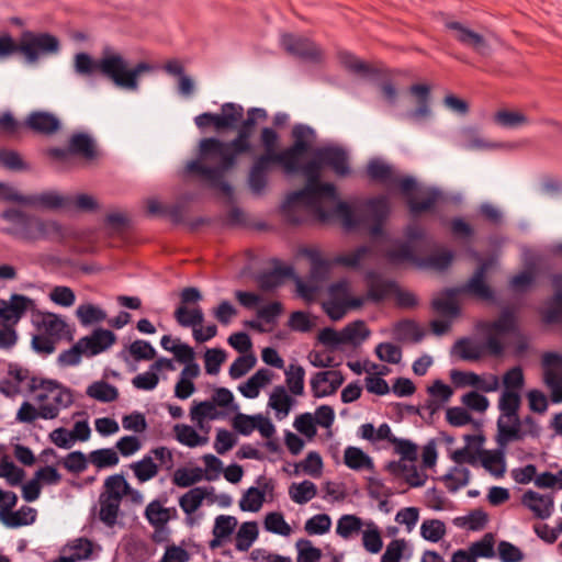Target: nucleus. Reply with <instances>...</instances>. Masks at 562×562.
Masks as SVG:
<instances>
[{"label": "nucleus", "mask_w": 562, "mask_h": 562, "mask_svg": "<svg viewBox=\"0 0 562 562\" xmlns=\"http://www.w3.org/2000/svg\"><path fill=\"white\" fill-rule=\"evenodd\" d=\"M459 144L463 148L470 150L490 149L495 147L493 143L484 139L480 131L473 126H467L460 131Z\"/></svg>", "instance_id": "c9c22d12"}, {"label": "nucleus", "mask_w": 562, "mask_h": 562, "mask_svg": "<svg viewBox=\"0 0 562 562\" xmlns=\"http://www.w3.org/2000/svg\"><path fill=\"white\" fill-rule=\"evenodd\" d=\"M368 299L372 302L384 300L392 291L395 284L392 281L381 278L375 272L367 273Z\"/></svg>", "instance_id": "c756f323"}, {"label": "nucleus", "mask_w": 562, "mask_h": 562, "mask_svg": "<svg viewBox=\"0 0 562 562\" xmlns=\"http://www.w3.org/2000/svg\"><path fill=\"white\" fill-rule=\"evenodd\" d=\"M273 165L266 150L258 156L249 171L248 184L254 193L260 194L267 186V172Z\"/></svg>", "instance_id": "a878e982"}, {"label": "nucleus", "mask_w": 562, "mask_h": 562, "mask_svg": "<svg viewBox=\"0 0 562 562\" xmlns=\"http://www.w3.org/2000/svg\"><path fill=\"white\" fill-rule=\"evenodd\" d=\"M272 372L268 369H259L244 384L238 386V391L247 398H255L259 395L260 389L270 383Z\"/></svg>", "instance_id": "2f4dec72"}, {"label": "nucleus", "mask_w": 562, "mask_h": 562, "mask_svg": "<svg viewBox=\"0 0 562 562\" xmlns=\"http://www.w3.org/2000/svg\"><path fill=\"white\" fill-rule=\"evenodd\" d=\"M87 395L102 403L114 402L119 397L117 389L104 381L93 382L87 389Z\"/></svg>", "instance_id": "49530a36"}, {"label": "nucleus", "mask_w": 562, "mask_h": 562, "mask_svg": "<svg viewBox=\"0 0 562 562\" xmlns=\"http://www.w3.org/2000/svg\"><path fill=\"white\" fill-rule=\"evenodd\" d=\"M206 496L207 490L205 487L191 488L180 497L179 506L186 514L191 515L200 508Z\"/></svg>", "instance_id": "de8ad7c7"}, {"label": "nucleus", "mask_w": 562, "mask_h": 562, "mask_svg": "<svg viewBox=\"0 0 562 562\" xmlns=\"http://www.w3.org/2000/svg\"><path fill=\"white\" fill-rule=\"evenodd\" d=\"M285 383L289 391L296 396H301L304 393V378L305 370L302 366L290 364L284 372Z\"/></svg>", "instance_id": "8fccbe9b"}, {"label": "nucleus", "mask_w": 562, "mask_h": 562, "mask_svg": "<svg viewBox=\"0 0 562 562\" xmlns=\"http://www.w3.org/2000/svg\"><path fill=\"white\" fill-rule=\"evenodd\" d=\"M119 461L117 452L112 448L98 449L89 453V462L98 469L114 467Z\"/></svg>", "instance_id": "4d7b16f0"}, {"label": "nucleus", "mask_w": 562, "mask_h": 562, "mask_svg": "<svg viewBox=\"0 0 562 562\" xmlns=\"http://www.w3.org/2000/svg\"><path fill=\"white\" fill-rule=\"evenodd\" d=\"M362 520L356 515H342L336 527V532L344 539H349L361 530Z\"/></svg>", "instance_id": "052dcab7"}, {"label": "nucleus", "mask_w": 562, "mask_h": 562, "mask_svg": "<svg viewBox=\"0 0 562 562\" xmlns=\"http://www.w3.org/2000/svg\"><path fill=\"white\" fill-rule=\"evenodd\" d=\"M370 252V247L360 246L350 252L336 256L334 258V263L346 268H357Z\"/></svg>", "instance_id": "bf43d9fd"}, {"label": "nucleus", "mask_w": 562, "mask_h": 562, "mask_svg": "<svg viewBox=\"0 0 562 562\" xmlns=\"http://www.w3.org/2000/svg\"><path fill=\"white\" fill-rule=\"evenodd\" d=\"M494 122L499 126L514 128L527 124L529 120L520 111L501 110L494 114Z\"/></svg>", "instance_id": "5fc2aeb1"}, {"label": "nucleus", "mask_w": 562, "mask_h": 562, "mask_svg": "<svg viewBox=\"0 0 562 562\" xmlns=\"http://www.w3.org/2000/svg\"><path fill=\"white\" fill-rule=\"evenodd\" d=\"M75 71L81 76H91L100 72L117 88L136 91L138 78L142 74L150 72L153 67L145 63H138L130 68L127 59L120 53L105 48L102 56L94 60L87 53H78L75 56Z\"/></svg>", "instance_id": "7ed1b4c3"}, {"label": "nucleus", "mask_w": 562, "mask_h": 562, "mask_svg": "<svg viewBox=\"0 0 562 562\" xmlns=\"http://www.w3.org/2000/svg\"><path fill=\"white\" fill-rule=\"evenodd\" d=\"M554 295L549 300L544 318L547 322H562V274L552 278Z\"/></svg>", "instance_id": "f704fd0d"}, {"label": "nucleus", "mask_w": 562, "mask_h": 562, "mask_svg": "<svg viewBox=\"0 0 562 562\" xmlns=\"http://www.w3.org/2000/svg\"><path fill=\"white\" fill-rule=\"evenodd\" d=\"M387 258L393 263H402V262H414L419 267L432 269L436 271H442L447 269L453 259L452 251L448 249H440L428 257L419 260L413 251L409 243H401L395 245L391 250L387 251Z\"/></svg>", "instance_id": "4468645a"}, {"label": "nucleus", "mask_w": 562, "mask_h": 562, "mask_svg": "<svg viewBox=\"0 0 562 562\" xmlns=\"http://www.w3.org/2000/svg\"><path fill=\"white\" fill-rule=\"evenodd\" d=\"M12 55L21 53L27 63L34 64L42 56L57 54L60 44L59 40L49 33H33L26 31L22 33L19 43L11 36Z\"/></svg>", "instance_id": "f8f14e48"}, {"label": "nucleus", "mask_w": 562, "mask_h": 562, "mask_svg": "<svg viewBox=\"0 0 562 562\" xmlns=\"http://www.w3.org/2000/svg\"><path fill=\"white\" fill-rule=\"evenodd\" d=\"M291 136L293 139L292 145L296 148L308 153L316 140L315 131L305 124H296L293 126Z\"/></svg>", "instance_id": "c03bdc74"}, {"label": "nucleus", "mask_w": 562, "mask_h": 562, "mask_svg": "<svg viewBox=\"0 0 562 562\" xmlns=\"http://www.w3.org/2000/svg\"><path fill=\"white\" fill-rule=\"evenodd\" d=\"M344 462L349 469L355 471H372L374 468L372 459L360 448L352 446H349L345 449Z\"/></svg>", "instance_id": "4c0bfd02"}, {"label": "nucleus", "mask_w": 562, "mask_h": 562, "mask_svg": "<svg viewBox=\"0 0 562 562\" xmlns=\"http://www.w3.org/2000/svg\"><path fill=\"white\" fill-rule=\"evenodd\" d=\"M294 403V398L288 394L286 390L278 385L272 390L269 396L268 406L276 411V416L279 419H282L289 415Z\"/></svg>", "instance_id": "473e14b6"}, {"label": "nucleus", "mask_w": 562, "mask_h": 562, "mask_svg": "<svg viewBox=\"0 0 562 562\" xmlns=\"http://www.w3.org/2000/svg\"><path fill=\"white\" fill-rule=\"evenodd\" d=\"M344 382L340 371L317 372L311 380V387L315 397H324L334 394Z\"/></svg>", "instance_id": "b1692460"}, {"label": "nucleus", "mask_w": 562, "mask_h": 562, "mask_svg": "<svg viewBox=\"0 0 562 562\" xmlns=\"http://www.w3.org/2000/svg\"><path fill=\"white\" fill-rule=\"evenodd\" d=\"M521 503L535 517L539 519H547L551 516L553 509V496L542 495L533 491H527L521 498Z\"/></svg>", "instance_id": "393cba45"}, {"label": "nucleus", "mask_w": 562, "mask_h": 562, "mask_svg": "<svg viewBox=\"0 0 562 562\" xmlns=\"http://www.w3.org/2000/svg\"><path fill=\"white\" fill-rule=\"evenodd\" d=\"M0 217L11 224L4 233L25 243L41 239L63 240L67 233L56 221L43 220L16 207L5 209Z\"/></svg>", "instance_id": "39448f33"}, {"label": "nucleus", "mask_w": 562, "mask_h": 562, "mask_svg": "<svg viewBox=\"0 0 562 562\" xmlns=\"http://www.w3.org/2000/svg\"><path fill=\"white\" fill-rule=\"evenodd\" d=\"M33 305V301L22 294H12L9 301L0 300V317L15 325L25 312Z\"/></svg>", "instance_id": "5701e85b"}, {"label": "nucleus", "mask_w": 562, "mask_h": 562, "mask_svg": "<svg viewBox=\"0 0 562 562\" xmlns=\"http://www.w3.org/2000/svg\"><path fill=\"white\" fill-rule=\"evenodd\" d=\"M280 136L271 127H263L260 132V144L273 165H279L286 173H295L301 169L303 157L307 154L295 146L278 151Z\"/></svg>", "instance_id": "9b49d317"}, {"label": "nucleus", "mask_w": 562, "mask_h": 562, "mask_svg": "<svg viewBox=\"0 0 562 562\" xmlns=\"http://www.w3.org/2000/svg\"><path fill=\"white\" fill-rule=\"evenodd\" d=\"M521 397L506 392L498 398L499 416L497 418L496 442L499 448H506L513 441L522 440L527 431L521 428L518 412Z\"/></svg>", "instance_id": "6e6552de"}, {"label": "nucleus", "mask_w": 562, "mask_h": 562, "mask_svg": "<svg viewBox=\"0 0 562 562\" xmlns=\"http://www.w3.org/2000/svg\"><path fill=\"white\" fill-rule=\"evenodd\" d=\"M281 45L289 54L311 61H319L324 55L319 46L303 36L283 34Z\"/></svg>", "instance_id": "6ab92c4d"}, {"label": "nucleus", "mask_w": 562, "mask_h": 562, "mask_svg": "<svg viewBox=\"0 0 562 562\" xmlns=\"http://www.w3.org/2000/svg\"><path fill=\"white\" fill-rule=\"evenodd\" d=\"M30 391L36 392V401L42 405V418L54 419L61 409L74 403L71 391L56 380L33 378Z\"/></svg>", "instance_id": "1a4fd4ad"}, {"label": "nucleus", "mask_w": 562, "mask_h": 562, "mask_svg": "<svg viewBox=\"0 0 562 562\" xmlns=\"http://www.w3.org/2000/svg\"><path fill=\"white\" fill-rule=\"evenodd\" d=\"M493 263V260H485L481 262L468 282L457 289V292L469 294L483 301L493 300L494 292L486 283V274Z\"/></svg>", "instance_id": "f3484780"}, {"label": "nucleus", "mask_w": 562, "mask_h": 562, "mask_svg": "<svg viewBox=\"0 0 562 562\" xmlns=\"http://www.w3.org/2000/svg\"><path fill=\"white\" fill-rule=\"evenodd\" d=\"M439 192L434 189H424L415 192L414 196H409L408 206L413 214L430 210L438 201Z\"/></svg>", "instance_id": "e433bc0d"}, {"label": "nucleus", "mask_w": 562, "mask_h": 562, "mask_svg": "<svg viewBox=\"0 0 562 562\" xmlns=\"http://www.w3.org/2000/svg\"><path fill=\"white\" fill-rule=\"evenodd\" d=\"M159 465L165 467L167 470H171L173 467V454L167 447L151 449L149 454L131 463L130 469L139 483H145L158 474Z\"/></svg>", "instance_id": "2eb2a0df"}, {"label": "nucleus", "mask_w": 562, "mask_h": 562, "mask_svg": "<svg viewBox=\"0 0 562 562\" xmlns=\"http://www.w3.org/2000/svg\"><path fill=\"white\" fill-rule=\"evenodd\" d=\"M263 525L267 531L280 536L288 537L292 532L290 525L284 520L281 513L272 512L267 514Z\"/></svg>", "instance_id": "e2e57ef3"}, {"label": "nucleus", "mask_w": 562, "mask_h": 562, "mask_svg": "<svg viewBox=\"0 0 562 562\" xmlns=\"http://www.w3.org/2000/svg\"><path fill=\"white\" fill-rule=\"evenodd\" d=\"M24 125L35 134L49 136L59 131L60 121L50 112L33 111L25 119Z\"/></svg>", "instance_id": "4be33fe9"}, {"label": "nucleus", "mask_w": 562, "mask_h": 562, "mask_svg": "<svg viewBox=\"0 0 562 562\" xmlns=\"http://www.w3.org/2000/svg\"><path fill=\"white\" fill-rule=\"evenodd\" d=\"M505 448L483 450L480 452L482 467L495 477H503L506 472Z\"/></svg>", "instance_id": "c85d7f7f"}, {"label": "nucleus", "mask_w": 562, "mask_h": 562, "mask_svg": "<svg viewBox=\"0 0 562 562\" xmlns=\"http://www.w3.org/2000/svg\"><path fill=\"white\" fill-rule=\"evenodd\" d=\"M176 322L182 327H201L204 322V314L200 306H178L173 313Z\"/></svg>", "instance_id": "58836bf2"}, {"label": "nucleus", "mask_w": 562, "mask_h": 562, "mask_svg": "<svg viewBox=\"0 0 562 562\" xmlns=\"http://www.w3.org/2000/svg\"><path fill=\"white\" fill-rule=\"evenodd\" d=\"M38 329L42 334L54 338L56 341H59L66 337L71 339L66 322L60 316L53 313L43 315L38 325Z\"/></svg>", "instance_id": "bb28decb"}, {"label": "nucleus", "mask_w": 562, "mask_h": 562, "mask_svg": "<svg viewBox=\"0 0 562 562\" xmlns=\"http://www.w3.org/2000/svg\"><path fill=\"white\" fill-rule=\"evenodd\" d=\"M525 378L520 367H515L508 370L503 376L504 390L502 394L506 392L520 396L519 392L524 387Z\"/></svg>", "instance_id": "13d9d810"}, {"label": "nucleus", "mask_w": 562, "mask_h": 562, "mask_svg": "<svg viewBox=\"0 0 562 562\" xmlns=\"http://www.w3.org/2000/svg\"><path fill=\"white\" fill-rule=\"evenodd\" d=\"M317 494L316 485L311 481H303L301 483H292L289 488L291 499L296 504H306L313 499Z\"/></svg>", "instance_id": "3c124183"}, {"label": "nucleus", "mask_w": 562, "mask_h": 562, "mask_svg": "<svg viewBox=\"0 0 562 562\" xmlns=\"http://www.w3.org/2000/svg\"><path fill=\"white\" fill-rule=\"evenodd\" d=\"M251 130L240 125L236 137L231 142H222L214 137L201 139L200 157L198 160L188 162L187 171L199 175L212 187L218 188L225 194H231L232 188L224 180V175L234 167L239 155L251 151Z\"/></svg>", "instance_id": "f257e3e1"}, {"label": "nucleus", "mask_w": 562, "mask_h": 562, "mask_svg": "<svg viewBox=\"0 0 562 562\" xmlns=\"http://www.w3.org/2000/svg\"><path fill=\"white\" fill-rule=\"evenodd\" d=\"M394 337L400 341L419 342L424 331L412 321H402L394 326Z\"/></svg>", "instance_id": "09e8293b"}, {"label": "nucleus", "mask_w": 562, "mask_h": 562, "mask_svg": "<svg viewBox=\"0 0 562 562\" xmlns=\"http://www.w3.org/2000/svg\"><path fill=\"white\" fill-rule=\"evenodd\" d=\"M408 543L405 539L392 540L381 557V562H400L407 550Z\"/></svg>", "instance_id": "774afa93"}, {"label": "nucleus", "mask_w": 562, "mask_h": 562, "mask_svg": "<svg viewBox=\"0 0 562 562\" xmlns=\"http://www.w3.org/2000/svg\"><path fill=\"white\" fill-rule=\"evenodd\" d=\"M316 158L327 166L338 176H347L349 173L347 151L339 146H325L316 149Z\"/></svg>", "instance_id": "412c9836"}, {"label": "nucleus", "mask_w": 562, "mask_h": 562, "mask_svg": "<svg viewBox=\"0 0 562 562\" xmlns=\"http://www.w3.org/2000/svg\"><path fill=\"white\" fill-rule=\"evenodd\" d=\"M428 393L434 400H429L427 404V409L430 414H434L437 409L440 408L441 403H446L450 400L453 394V390L445 384L441 380H436L432 385L428 387Z\"/></svg>", "instance_id": "37998d69"}, {"label": "nucleus", "mask_w": 562, "mask_h": 562, "mask_svg": "<svg viewBox=\"0 0 562 562\" xmlns=\"http://www.w3.org/2000/svg\"><path fill=\"white\" fill-rule=\"evenodd\" d=\"M220 413L216 409L215 404L212 401H203L194 406H192L190 411L191 420L196 423L200 428H203V420L207 419H216L218 418Z\"/></svg>", "instance_id": "864d4df0"}, {"label": "nucleus", "mask_w": 562, "mask_h": 562, "mask_svg": "<svg viewBox=\"0 0 562 562\" xmlns=\"http://www.w3.org/2000/svg\"><path fill=\"white\" fill-rule=\"evenodd\" d=\"M323 162L315 155L313 160L301 166L300 171L306 177V184L290 193L282 205L283 216L289 223L301 224L306 211L315 213L323 221L329 217L323 204L335 202L336 191L334 184L319 182Z\"/></svg>", "instance_id": "f03ea898"}, {"label": "nucleus", "mask_w": 562, "mask_h": 562, "mask_svg": "<svg viewBox=\"0 0 562 562\" xmlns=\"http://www.w3.org/2000/svg\"><path fill=\"white\" fill-rule=\"evenodd\" d=\"M293 272L291 267H277L271 271L263 272L257 277L260 290L269 292L279 288Z\"/></svg>", "instance_id": "72a5a7b5"}, {"label": "nucleus", "mask_w": 562, "mask_h": 562, "mask_svg": "<svg viewBox=\"0 0 562 562\" xmlns=\"http://www.w3.org/2000/svg\"><path fill=\"white\" fill-rule=\"evenodd\" d=\"M259 530L256 521L243 522L235 537L236 550L241 552L248 551L257 540Z\"/></svg>", "instance_id": "a19ab883"}, {"label": "nucleus", "mask_w": 562, "mask_h": 562, "mask_svg": "<svg viewBox=\"0 0 562 562\" xmlns=\"http://www.w3.org/2000/svg\"><path fill=\"white\" fill-rule=\"evenodd\" d=\"M203 479V471L200 468L177 469L173 473L172 482L179 487H189L200 482Z\"/></svg>", "instance_id": "680f3d73"}, {"label": "nucleus", "mask_w": 562, "mask_h": 562, "mask_svg": "<svg viewBox=\"0 0 562 562\" xmlns=\"http://www.w3.org/2000/svg\"><path fill=\"white\" fill-rule=\"evenodd\" d=\"M238 525L237 518L229 515H220L215 518L212 533L217 538H228Z\"/></svg>", "instance_id": "338daca9"}, {"label": "nucleus", "mask_w": 562, "mask_h": 562, "mask_svg": "<svg viewBox=\"0 0 562 562\" xmlns=\"http://www.w3.org/2000/svg\"><path fill=\"white\" fill-rule=\"evenodd\" d=\"M127 495H132L134 501L140 498L139 492L133 490L122 474H113L105 479L98 499V517L106 527L113 528L116 525L122 499Z\"/></svg>", "instance_id": "0eeeda50"}, {"label": "nucleus", "mask_w": 562, "mask_h": 562, "mask_svg": "<svg viewBox=\"0 0 562 562\" xmlns=\"http://www.w3.org/2000/svg\"><path fill=\"white\" fill-rule=\"evenodd\" d=\"M68 145L71 155L80 156L86 160H92L97 157L94 143L88 134L76 133L71 135Z\"/></svg>", "instance_id": "7c9ffc66"}, {"label": "nucleus", "mask_w": 562, "mask_h": 562, "mask_svg": "<svg viewBox=\"0 0 562 562\" xmlns=\"http://www.w3.org/2000/svg\"><path fill=\"white\" fill-rule=\"evenodd\" d=\"M389 201L386 196L369 200L356 212L345 202L336 204L334 214L340 218L342 225L348 228L366 227L370 235L376 238L382 235V224L389 214Z\"/></svg>", "instance_id": "423d86ee"}, {"label": "nucleus", "mask_w": 562, "mask_h": 562, "mask_svg": "<svg viewBox=\"0 0 562 562\" xmlns=\"http://www.w3.org/2000/svg\"><path fill=\"white\" fill-rule=\"evenodd\" d=\"M409 92L412 95L416 98L417 108L413 111H409L406 116L413 121H423L430 115L429 108V93L430 88L427 85H413L409 88Z\"/></svg>", "instance_id": "cd10ccee"}, {"label": "nucleus", "mask_w": 562, "mask_h": 562, "mask_svg": "<svg viewBox=\"0 0 562 562\" xmlns=\"http://www.w3.org/2000/svg\"><path fill=\"white\" fill-rule=\"evenodd\" d=\"M116 342V335L104 328H97L90 335L81 337L71 348L58 356L61 367H74L80 363L81 357H93L110 349Z\"/></svg>", "instance_id": "9d476101"}, {"label": "nucleus", "mask_w": 562, "mask_h": 562, "mask_svg": "<svg viewBox=\"0 0 562 562\" xmlns=\"http://www.w3.org/2000/svg\"><path fill=\"white\" fill-rule=\"evenodd\" d=\"M441 481L449 492L454 493L461 487L468 485L470 481V471L464 467L456 465L441 477Z\"/></svg>", "instance_id": "a18cd8bd"}, {"label": "nucleus", "mask_w": 562, "mask_h": 562, "mask_svg": "<svg viewBox=\"0 0 562 562\" xmlns=\"http://www.w3.org/2000/svg\"><path fill=\"white\" fill-rule=\"evenodd\" d=\"M420 535L425 540L438 542L446 535V525L439 519L424 520L420 526Z\"/></svg>", "instance_id": "0e129e2a"}, {"label": "nucleus", "mask_w": 562, "mask_h": 562, "mask_svg": "<svg viewBox=\"0 0 562 562\" xmlns=\"http://www.w3.org/2000/svg\"><path fill=\"white\" fill-rule=\"evenodd\" d=\"M542 378L550 390L552 403H562V355L558 352H546L541 358ZM554 430L562 435V412L557 414L552 420Z\"/></svg>", "instance_id": "ddd939ff"}, {"label": "nucleus", "mask_w": 562, "mask_h": 562, "mask_svg": "<svg viewBox=\"0 0 562 562\" xmlns=\"http://www.w3.org/2000/svg\"><path fill=\"white\" fill-rule=\"evenodd\" d=\"M266 493L257 487H249L239 501V508L243 512H259L265 502Z\"/></svg>", "instance_id": "6e6d98bb"}, {"label": "nucleus", "mask_w": 562, "mask_h": 562, "mask_svg": "<svg viewBox=\"0 0 562 562\" xmlns=\"http://www.w3.org/2000/svg\"><path fill=\"white\" fill-rule=\"evenodd\" d=\"M515 316L504 311L501 316L491 323H484L482 330L486 335V342L482 344L470 338L459 339L453 346V352L462 360L476 361L487 351L492 356H501L504 351L503 338L515 330Z\"/></svg>", "instance_id": "20e7f679"}, {"label": "nucleus", "mask_w": 562, "mask_h": 562, "mask_svg": "<svg viewBox=\"0 0 562 562\" xmlns=\"http://www.w3.org/2000/svg\"><path fill=\"white\" fill-rule=\"evenodd\" d=\"M446 27L452 32L454 40L463 46L473 49L480 55L485 56L490 54L491 45L482 34L457 21L447 22Z\"/></svg>", "instance_id": "a211bd4d"}, {"label": "nucleus", "mask_w": 562, "mask_h": 562, "mask_svg": "<svg viewBox=\"0 0 562 562\" xmlns=\"http://www.w3.org/2000/svg\"><path fill=\"white\" fill-rule=\"evenodd\" d=\"M345 344H358L368 338L370 331L362 321L347 325L342 330Z\"/></svg>", "instance_id": "69168bd1"}, {"label": "nucleus", "mask_w": 562, "mask_h": 562, "mask_svg": "<svg viewBox=\"0 0 562 562\" xmlns=\"http://www.w3.org/2000/svg\"><path fill=\"white\" fill-rule=\"evenodd\" d=\"M173 432L180 443L190 448L204 446L209 441L206 436L199 435L193 427L186 424L175 425Z\"/></svg>", "instance_id": "79ce46f5"}, {"label": "nucleus", "mask_w": 562, "mask_h": 562, "mask_svg": "<svg viewBox=\"0 0 562 562\" xmlns=\"http://www.w3.org/2000/svg\"><path fill=\"white\" fill-rule=\"evenodd\" d=\"M171 510L164 507L159 501H153L146 506L145 517L156 530H159L171 519Z\"/></svg>", "instance_id": "ea45409f"}, {"label": "nucleus", "mask_w": 562, "mask_h": 562, "mask_svg": "<svg viewBox=\"0 0 562 562\" xmlns=\"http://www.w3.org/2000/svg\"><path fill=\"white\" fill-rule=\"evenodd\" d=\"M76 315L82 326L101 323L106 318V313L93 304H81L76 310Z\"/></svg>", "instance_id": "603ef678"}, {"label": "nucleus", "mask_w": 562, "mask_h": 562, "mask_svg": "<svg viewBox=\"0 0 562 562\" xmlns=\"http://www.w3.org/2000/svg\"><path fill=\"white\" fill-rule=\"evenodd\" d=\"M244 119V108L240 104L226 102L221 105L220 113L204 112L195 116L194 122L199 128L213 126L216 131L234 130Z\"/></svg>", "instance_id": "dca6fc26"}, {"label": "nucleus", "mask_w": 562, "mask_h": 562, "mask_svg": "<svg viewBox=\"0 0 562 562\" xmlns=\"http://www.w3.org/2000/svg\"><path fill=\"white\" fill-rule=\"evenodd\" d=\"M70 195H61L56 191H45L34 194H25L24 205L35 210H70Z\"/></svg>", "instance_id": "aec40b11"}]
</instances>
